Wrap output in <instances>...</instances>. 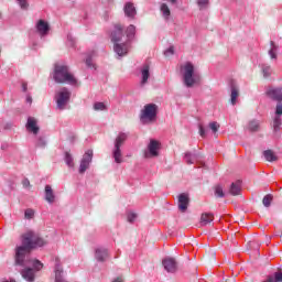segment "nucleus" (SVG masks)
<instances>
[{
  "label": "nucleus",
  "instance_id": "f257e3e1",
  "mask_svg": "<svg viewBox=\"0 0 282 282\" xmlns=\"http://www.w3.org/2000/svg\"><path fill=\"white\" fill-rule=\"evenodd\" d=\"M22 245L17 246L14 249V262L15 268H33L35 272L43 270V264L37 259H32V250L36 248H43L47 246V240L43 239L39 234L30 230L21 236Z\"/></svg>",
  "mask_w": 282,
  "mask_h": 282
},
{
  "label": "nucleus",
  "instance_id": "f03ea898",
  "mask_svg": "<svg viewBox=\"0 0 282 282\" xmlns=\"http://www.w3.org/2000/svg\"><path fill=\"white\" fill-rule=\"evenodd\" d=\"M181 74L183 76V84L187 88L199 85V80H202V77L195 73V65H193L191 62H186L181 66Z\"/></svg>",
  "mask_w": 282,
  "mask_h": 282
},
{
  "label": "nucleus",
  "instance_id": "7ed1b4c3",
  "mask_svg": "<svg viewBox=\"0 0 282 282\" xmlns=\"http://www.w3.org/2000/svg\"><path fill=\"white\" fill-rule=\"evenodd\" d=\"M124 36L122 25L116 24L115 30L111 32V41L115 43L113 50L118 56H127L129 52V46L127 43H121L122 37Z\"/></svg>",
  "mask_w": 282,
  "mask_h": 282
},
{
  "label": "nucleus",
  "instance_id": "20e7f679",
  "mask_svg": "<svg viewBox=\"0 0 282 282\" xmlns=\"http://www.w3.org/2000/svg\"><path fill=\"white\" fill-rule=\"evenodd\" d=\"M53 79L57 84L67 83L68 85H76L77 83L76 77H74L72 73H69V66L61 64H55Z\"/></svg>",
  "mask_w": 282,
  "mask_h": 282
},
{
  "label": "nucleus",
  "instance_id": "39448f33",
  "mask_svg": "<svg viewBox=\"0 0 282 282\" xmlns=\"http://www.w3.org/2000/svg\"><path fill=\"white\" fill-rule=\"evenodd\" d=\"M160 107L156 104H148L143 107L140 113V121L142 124H147L148 122H154L155 118H158V110Z\"/></svg>",
  "mask_w": 282,
  "mask_h": 282
},
{
  "label": "nucleus",
  "instance_id": "423d86ee",
  "mask_svg": "<svg viewBox=\"0 0 282 282\" xmlns=\"http://www.w3.org/2000/svg\"><path fill=\"white\" fill-rule=\"evenodd\" d=\"M127 138H129V135L127 133L120 132L118 134V137L115 139V147L112 149V158H113L116 164H122V162H123L121 147H122V144H124V142H127Z\"/></svg>",
  "mask_w": 282,
  "mask_h": 282
},
{
  "label": "nucleus",
  "instance_id": "0eeeda50",
  "mask_svg": "<svg viewBox=\"0 0 282 282\" xmlns=\"http://www.w3.org/2000/svg\"><path fill=\"white\" fill-rule=\"evenodd\" d=\"M72 98V91L67 89L66 87H63L56 95H55V100H56V107L59 111H63L65 107H67V104L69 102Z\"/></svg>",
  "mask_w": 282,
  "mask_h": 282
},
{
  "label": "nucleus",
  "instance_id": "6e6552de",
  "mask_svg": "<svg viewBox=\"0 0 282 282\" xmlns=\"http://www.w3.org/2000/svg\"><path fill=\"white\" fill-rule=\"evenodd\" d=\"M162 148V143L160 141L151 139L148 144V152H145V158H158L160 155V149Z\"/></svg>",
  "mask_w": 282,
  "mask_h": 282
},
{
  "label": "nucleus",
  "instance_id": "1a4fd4ad",
  "mask_svg": "<svg viewBox=\"0 0 282 282\" xmlns=\"http://www.w3.org/2000/svg\"><path fill=\"white\" fill-rule=\"evenodd\" d=\"M91 160H94V150H88L83 155V159L79 164V173L83 175L87 169H89V164H91Z\"/></svg>",
  "mask_w": 282,
  "mask_h": 282
},
{
  "label": "nucleus",
  "instance_id": "9d476101",
  "mask_svg": "<svg viewBox=\"0 0 282 282\" xmlns=\"http://www.w3.org/2000/svg\"><path fill=\"white\" fill-rule=\"evenodd\" d=\"M265 96L270 98L271 100H274L275 102H281L282 101V88L281 87H268L265 90Z\"/></svg>",
  "mask_w": 282,
  "mask_h": 282
},
{
  "label": "nucleus",
  "instance_id": "9b49d317",
  "mask_svg": "<svg viewBox=\"0 0 282 282\" xmlns=\"http://www.w3.org/2000/svg\"><path fill=\"white\" fill-rule=\"evenodd\" d=\"M162 265L166 272L175 273L177 272V261H175V258H165L162 261Z\"/></svg>",
  "mask_w": 282,
  "mask_h": 282
},
{
  "label": "nucleus",
  "instance_id": "f8f14e48",
  "mask_svg": "<svg viewBox=\"0 0 282 282\" xmlns=\"http://www.w3.org/2000/svg\"><path fill=\"white\" fill-rule=\"evenodd\" d=\"M20 273L24 281L34 282L36 279V274L34 273V269H32V267L20 268Z\"/></svg>",
  "mask_w": 282,
  "mask_h": 282
},
{
  "label": "nucleus",
  "instance_id": "ddd939ff",
  "mask_svg": "<svg viewBox=\"0 0 282 282\" xmlns=\"http://www.w3.org/2000/svg\"><path fill=\"white\" fill-rule=\"evenodd\" d=\"M191 204V198L188 194L182 193L178 195V210L186 213L188 210V205Z\"/></svg>",
  "mask_w": 282,
  "mask_h": 282
},
{
  "label": "nucleus",
  "instance_id": "4468645a",
  "mask_svg": "<svg viewBox=\"0 0 282 282\" xmlns=\"http://www.w3.org/2000/svg\"><path fill=\"white\" fill-rule=\"evenodd\" d=\"M25 127L34 135H37L39 131H41V128L39 127V121L34 117L28 118Z\"/></svg>",
  "mask_w": 282,
  "mask_h": 282
},
{
  "label": "nucleus",
  "instance_id": "2eb2a0df",
  "mask_svg": "<svg viewBox=\"0 0 282 282\" xmlns=\"http://www.w3.org/2000/svg\"><path fill=\"white\" fill-rule=\"evenodd\" d=\"M36 30L41 36H47L50 32V24L45 20H39L36 23Z\"/></svg>",
  "mask_w": 282,
  "mask_h": 282
},
{
  "label": "nucleus",
  "instance_id": "dca6fc26",
  "mask_svg": "<svg viewBox=\"0 0 282 282\" xmlns=\"http://www.w3.org/2000/svg\"><path fill=\"white\" fill-rule=\"evenodd\" d=\"M95 259L99 261L100 263H104V261H107L109 259V250L105 248H98L95 250Z\"/></svg>",
  "mask_w": 282,
  "mask_h": 282
},
{
  "label": "nucleus",
  "instance_id": "f3484780",
  "mask_svg": "<svg viewBox=\"0 0 282 282\" xmlns=\"http://www.w3.org/2000/svg\"><path fill=\"white\" fill-rule=\"evenodd\" d=\"M123 12L126 17H128V19H135V15L138 14L135 6H133V2H127L124 4Z\"/></svg>",
  "mask_w": 282,
  "mask_h": 282
},
{
  "label": "nucleus",
  "instance_id": "a211bd4d",
  "mask_svg": "<svg viewBox=\"0 0 282 282\" xmlns=\"http://www.w3.org/2000/svg\"><path fill=\"white\" fill-rule=\"evenodd\" d=\"M44 195L45 202H47V204H54V202H56V195H54V189H52V185H45Z\"/></svg>",
  "mask_w": 282,
  "mask_h": 282
},
{
  "label": "nucleus",
  "instance_id": "6ab92c4d",
  "mask_svg": "<svg viewBox=\"0 0 282 282\" xmlns=\"http://www.w3.org/2000/svg\"><path fill=\"white\" fill-rule=\"evenodd\" d=\"M55 282H65V279H63V267L58 258L55 259Z\"/></svg>",
  "mask_w": 282,
  "mask_h": 282
},
{
  "label": "nucleus",
  "instance_id": "aec40b11",
  "mask_svg": "<svg viewBox=\"0 0 282 282\" xmlns=\"http://www.w3.org/2000/svg\"><path fill=\"white\" fill-rule=\"evenodd\" d=\"M150 69H151V66H149V64H144L141 67V76H142L141 85H147L149 77L151 76Z\"/></svg>",
  "mask_w": 282,
  "mask_h": 282
},
{
  "label": "nucleus",
  "instance_id": "412c9836",
  "mask_svg": "<svg viewBox=\"0 0 282 282\" xmlns=\"http://www.w3.org/2000/svg\"><path fill=\"white\" fill-rule=\"evenodd\" d=\"M241 194V181H236L235 183H231L229 187V195H232L234 197Z\"/></svg>",
  "mask_w": 282,
  "mask_h": 282
},
{
  "label": "nucleus",
  "instance_id": "4be33fe9",
  "mask_svg": "<svg viewBox=\"0 0 282 282\" xmlns=\"http://www.w3.org/2000/svg\"><path fill=\"white\" fill-rule=\"evenodd\" d=\"M214 219L215 216L212 213H203L200 216V226H208Z\"/></svg>",
  "mask_w": 282,
  "mask_h": 282
},
{
  "label": "nucleus",
  "instance_id": "5701e85b",
  "mask_svg": "<svg viewBox=\"0 0 282 282\" xmlns=\"http://www.w3.org/2000/svg\"><path fill=\"white\" fill-rule=\"evenodd\" d=\"M262 282H282V270L279 269L273 275H268Z\"/></svg>",
  "mask_w": 282,
  "mask_h": 282
},
{
  "label": "nucleus",
  "instance_id": "b1692460",
  "mask_svg": "<svg viewBox=\"0 0 282 282\" xmlns=\"http://www.w3.org/2000/svg\"><path fill=\"white\" fill-rule=\"evenodd\" d=\"M126 35L128 39V43H131V41L135 39V25L130 24L126 30Z\"/></svg>",
  "mask_w": 282,
  "mask_h": 282
},
{
  "label": "nucleus",
  "instance_id": "393cba45",
  "mask_svg": "<svg viewBox=\"0 0 282 282\" xmlns=\"http://www.w3.org/2000/svg\"><path fill=\"white\" fill-rule=\"evenodd\" d=\"M237 98H239V88L231 84V95H230V102L231 105H237Z\"/></svg>",
  "mask_w": 282,
  "mask_h": 282
},
{
  "label": "nucleus",
  "instance_id": "a878e982",
  "mask_svg": "<svg viewBox=\"0 0 282 282\" xmlns=\"http://www.w3.org/2000/svg\"><path fill=\"white\" fill-rule=\"evenodd\" d=\"M263 156L267 162H276V160H279V156H276V154H274V151L272 150L263 151Z\"/></svg>",
  "mask_w": 282,
  "mask_h": 282
},
{
  "label": "nucleus",
  "instance_id": "bb28decb",
  "mask_svg": "<svg viewBox=\"0 0 282 282\" xmlns=\"http://www.w3.org/2000/svg\"><path fill=\"white\" fill-rule=\"evenodd\" d=\"M184 160L186 164H195V160H197V154L192 152H185Z\"/></svg>",
  "mask_w": 282,
  "mask_h": 282
},
{
  "label": "nucleus",
  "instance_id": "cd10ccee",
  "mask_svg": "<svg viewBox=\"0 0 282 282\" xmlns=\"http://www.w3.org/2000/svg\"><path fill=\"white\" fill-rule=\"evenodd\" d=\"M160 10H161V12L163 14V18L166 21H169V17H171V9H169V4L162 3Z\"/></svg>",
  "mask_w": 282,
  "mask_h": 282
},
{
  "label": "nucleus",
  "instance_id": "c85d7f7f",
  "mask_svg": "<svg viewBox=\"0 0 282 282\" xmlns=\"http://www.w3.org/2000/svg\"><path fill=\"white\" fill-rule=\"evenodd\" d=\"M261 69L264 78H270V76H272V66L268 64H262Z\"/></svg>",
  "mask_w": 282,
  "mask_h": 282
},
{
  "label": "nucleus",
  "instance_id": "c756f323",
  "mask_svg": "<svg viewBox=\"0 0 282 282\" xmlns=\"http://www.w3.org/2000/svg\"><path fill=\"white\" fill-rule=\"evenodd\" d=\"M270 44H271V50L269 51V56L272 59H276V52L279 51V46L274 44V41H271Z\"/></svg>",
  "mask_w": 282,
  "mask_h": 282
},
{
  "label": "nucleus",
  "instance_id": "7c9ffc66",
  "mask_svg": "<svg viewBox=\"0 0 282 282\" xmlns=\"http://www.w3.org/2000/svg\"><path fill=\"white\" fill-rule=\"evenodd\" d=\"M272 199H273V196L272 194H267L263 199H262V204L265 208H270V206L272 205Z\"/></svg>",
  "mask_w": 282,
  "mask_h": 282
},
{
  "label": "nucleus",
  "instance_id": "2f4dec72",
  "mask_svg": "<svg viewBox=\"0 0 282 282\" xmlns=\"http://www.w3.org/2000/svg\"><path fill=\"white\" fill-rule=\"evenodd\" d=\"M197 6L199 10H208V6H210V0H197Z\"/></svg>",
  "mask_w": 282,
  "mask_h": 282
},
{
  "label": "nucleus",
  "instance_id": "473e14b6",
  "mask_svg": "<svg viewBox=\"0 0 282 282\" xmlns=\"http://www.w3.org/2000/svg\"><path fill=\"white\" fill-rule=\"evenodd\" d=\"M215 197H226V193H224V187H221V185L215 187Z\"/></svg>",
  "mask_w": 282,
  "mask_h": 282
},
{
  "label": "nucleus",
  "instance_id": "72a5a7b5",
  "mask_svg": "<svg viewBox=\"0 0 282 282\" xmlns=\"http://www.w3.org/2000/svg\"><path fill=\"white\" fill-rule=\"evenodd\" d=\"M65 163L67 164V166H69L70 169L74 167V158L69 154V152L65 153Z\"/></svg>",
  "mask_w": 282,
  "mask_h": 282
},
{
  "label": "nucleus",
  "instance_id": "f704fd0d",
  "mask_svg": "<svg viewBox=\"0 0 282 282\" xmlns=\"http://www.w3.org/2000/svg\"><path fill=\"white\" fill-rule=\"evenodd\" d=\"M94 109L95 111H106L107 106L105 105V102H95Z\"/></svg>",
  "mask_w": 282,
  "mask_h": 282
},
{
  "label": "nucleus",
  "instance_id": "c9c22d12",
  "mask_svg": "<svg viewBox=\"0 0 282 282\" xmlns=\"http://www.w3.org/2000/svg\"><path fill=\"white\" fill-rule=\"evenodd\" d=\"M282 124V119L279 116H275L274 120H273V130L274 131H279V128Z\"/></svg>",
  "mask_w": 282,
  "mask_h": 282
},
{
  "label": "nucleus",
  "instance_id": "e433bc0d",
  "mask_svg": "<svg viewBox=\"0 0 282 282\" xmlns=\"http://www.w3.org/2000/svg\"><path fill=\"white\" fill-rule=\"evenodd\" d=\"M248 129L249 131H259V121L257 120L250 121Z\"/></svg>",
  "mask_w": 282,
  "mask_h": 282
},
{
  "label": "nucleus",
  "instance_id": "4c0bfd02",
  "mask_svg": "<svg viewBox=\"0 0 282 282\" xmlns=\"http://www.w3.org/2000/svg\"><path fill=\"white\" fill-rule=\"evenodd\" d=\"M36 147H39L40 149H45V147H47V141H45V138L39 137L36 141Z\"/></svg>",
  "mask_w": 282,
  "mask_h": 282
},
{
  "label": "nucleus",
  "instance_id": "58836bf2",
  "mask_svg": "<svg viewBox=\"0 0 282 282\" xmlns=\"http://www.w3.org/2000/svg\"><path fill=\"white\" fill-rule=\"evenodd\" d=\"M209 129L213 131V133H217L219 131V123H217V121L210 122Z\"/></svg>",
  "mask_w": 282,
  "mask_h": 282
},
{
  "label": "nucleus",
  "instance_id": "ea45409f",
  "mask_svg": "<svg viewBox=\"0 0 282 282\" xmlns=\"http://www.w3.org/2000/svg\"><path fill=\"white\" fill-rule=\"evenodd\" d=\"M17 1L22 10H28V8H30L28 0H17Z\"/></svg>",
  "mask_w": 282,
  "mask_h": 282
},
{
  "label": "nucleus",
  "instance_id": "a19ab883",
  "mask_svg": "<svg viewBox=\"0 0 282 282\" xmlns=\"http://www.w3.org/2000/svg\"><path fill=\"white\" fill-rule=\"evenodd\" d=\"M25 219H32L34 217V210L29 208L24 212Z\"/></svg>",
  "mask_w": 282,
  "mask_h": 282
},
{
  "label": "nucleus",
  "instance_id": "79ce46f5",
  "mask_svg": "<svg viewBox=\"0 0 282 282\" xmlns=\"http://www.w3.org/2000/svg\"><path fill=\"white\" fill-rule=\"evenodd\" d=\"M137 218H138V214H135V213H129L128 214V221L130 224H133V221H135Z\"/></svg>",
  "mask_w": 282,
  "mask_h": 282
},
{
  "label": "nucleus",
  "instance_id": "37998d69",
  "mask_svg": "<svg viewBox=\"0 0 282 282\" xmlns=\"http://www.w3.org/2000/svg\"><path fill=\"white\" fill-rule=\"evenodd\" d=\"M275 116H282V105L279 102L275 108Z\"/></svg>",
  "mask_w": 282,
  "mask_h": 282
},
{
  "label": "nucleus",
  "instance_id": "c03bdc74",
  "mask_svg": "<svg viewBox=\"0 0 282 282\" xmlns=\"http://www.w3.org/2000/svg\"><path fill=\"white\" fill-rule=\"evenodd\" d=\"M171 54H175V50L173 48V46H170L165 52H164V55L165 56H169Z\"/></svg>",
  "mask_w": 282,
  "mask_h": 282
},
{
  "label": "nucleus",
  "instance_id": "a18cd8bd",
  "mask_svg": "<svg viewBox=\"0 0 282 282\" xmlns=\"http://www.w3.org/2000/svg\"><path fill=\"white\" fill-rule=\"evenodd\" d=\"M199 135L202 138H206V129H204V126H199Z\"/></svg>",
  "mask_w": 282,
  "mask_h": 282
},
{
  "label": "nucleus",
  "instance_id": "49530a36",
  "mask_svg": "<svg viewBox=\"0 0 282 282\" xmlns=\"http://www.w3.org/2000/svg\"><path fill=\"white\" fill-rule=\"evenodd\" d=\"M22 186H24V188H29V186H30V180L24 178V180L22 181Z\"/></svg>",
  "mask_w": 282,
  "mask_h": 282
},
{
  "label": "nucleus",
  "instance_id": "de8ad7c7",
  "mask_svg": "<svg viewBox=\"0 0 282 282\" xmlns=\"http://www.w3.org/2000/svg\"><path fill=\"white\" fill-rule=\"evenodd\" d=\"M86 65H87V67H94V63L91 62V57L86 58Z\"/></svg>",
  "mask_w": 282,
  "mask_h": 282
},
{
  "label": "nucleus",
  "instance_id": "09e8293b",
  "mask_svg": "<svg viewBox=\"0 0 282 282\" xmlns=\"http://www.w3.org/2000/svg\"><path fill=\"white\" fill-rule=\"evenodd\" d=\"M22 91H28V83H22Z\"/></svg>",
  "mask_w": 282,
  "mask_h": 282
},
{
  "label": "nucleus",
  "instance_id": "8fccbe9b",
  "mask_svg": "<svg viewBox=\"0 0 282 282\" xmlns=\"http://www.w3.org/2000/svg\"><path fill=\"white\" fill-rule=\"evenodd\" d=\"M26 102H29V105H32V96L30 95L26 96Z\"/></svg>",
  "mask_w": 282,
  "mask_h": 282
},
{
  "label": "nucleus",
  "instance_id": "3c124183",
  "mask_svg": "<svg viewBox=\"0 0 282 282\" xmlns=\"http://www.w3.org/2000/svg\"><path fill=\"white\" fill-rule=\"evenodd\" d=\"M112 282H123L122 281V278H117L115 281H112Z\"/></svg>",
  "mask_w": 282,
  "mask_h": 282
},
{
  "label": "nucleus",
  "instance_id": "603ef678",
  "mask_svg": "<svg viewBox=\"0 0 282 282\" xmlns=\"http://www.w3.org/2000/svg\"><path fill=\"white\" fill-rule=\"evenodd\" d=\"M171 3H177V0H169Z\"/></svg>",
  "mask_w": 282,
  "mask_h": 282
},
{
  "label": "nucleus",
  "instance_id": "864d4df0",
  "mask_svg": "<svg viewBox=\"0 0 282 282\" xmlns=\"http://www.w3.org/2000/svg\"><path fill=\"white\" fill-rule=\"evenodd\" d=\"M2 282H17V281H14V280H11V281L4 280Z\"/></svg>",
  "mask_w": 282,
  "mask_h": 282
},
{
  "label": "nucleus",
  "instance_id": "5fc2aeb1",
  "mask_svg": "<svg viewBox=\"0 0 282 282\" xmlns=\"http://www.w3.org/2000/svg\"><path fill=\"white\" fill-rule=\"evenodd\" d=\"M0 19H1V13H0Z\"/></svg>",
  "mask_w": 282,
  "mask_h": 282
},
{
  "label": "nucleus",
  "instance_id": "6e6d98bb",
  "mask_svg": "<svg viewBox=\"0 0 282 282\" xmlns=\"http://www.w3.org/2000/svg\"><path fill=\"white\" fill-rule=\"evenodd\" d=\"M0 54H1V48H0Z\"/></svg>",
  "mask_w": 282,
  "mask_h": 282
}]
</instances>
